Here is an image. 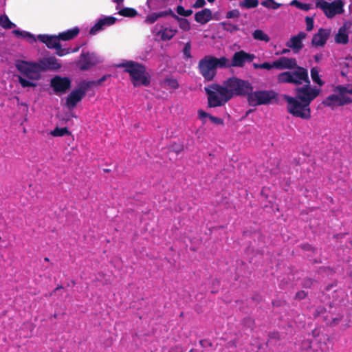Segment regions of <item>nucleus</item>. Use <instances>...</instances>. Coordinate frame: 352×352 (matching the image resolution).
<instances>
[{
	"mask_svg": "<svg viewBox=\"0 0 352 352\" xmlns=\"http://www.w3.org/2000/svg\"><path fill=\"white\" fill-rule=\"evenodd\" d=\"M204 90L208 97V107L212 108L223 106L236 96H247L248 98L253 87L248 80L231 77L221 85L214 83Z\"/></svg>",
	"mask_w": 352,
	"mask_h": 352,
	"instance_id": "obj_1",
	"label": "nucleus"
},
{
	"mask_svg": "<svg viewBox=\"0 0 352 352\" xmlns=\"http://www.w3.org/2000/svg\"><path fill=\"white\" fill-rule=\"evenodd\" d=\"M118 67L124 68V72L129 74L134 87H147L150 85V75L144 65L133 60H126L119 64Z\"/></svg>",
	"mask_w": 352,
	"mask_h": 352,
	"instance_id": "obj_2",
	"label": "nucleus"
},
{
	"mask_svg": "<svg viewBox=\"0 0 352 352\" xmlns=\"http://www.w3.org/2000/svg\"><path fill=\"white\" fill-rule=\"evenodd\" d=\"M228 58L226 56L207 55L199 61L198 69L205 80L212 81L217 75V69L228 68Z\"/></svg>",
	"mask_w": 352,
	"mask_h": 352,
	"instance_id": "obj_3",
	"label": "nucleus"
},
{
	"mask_svg": "<svg viewBox=\"0 0 352 352\" xmlns=\"http://www.w3.org/2000/svg\"><path fill=\"white\" fill-rule=\"evenodd\" d=\"M333 91L338 94H331L322 102L324 107H330L332 110L338 107H342L351 102V99L347 94H352V85H337Z\"/></svg>",
	"mask_w": 352,
	"mask_h": 352,
	"instance_id": "obj_4",
	"label": "nucleus"
},
{
	"mask_svg": "<svg viewBox=\"0 0 352 352\" xmlns=\"http://www.w3.org/2000/svg\"><path fill=\"white\" fill-rule=\"evenodd\" d=\"M283 99L287 102V111L294 117L308 120L311 118L310 105L296 97L284 95Z\"/></svg>",
	"mask_w": 352,
	"mask_h": 352,
	"instance_id": "obj_5",
	"label": "nucleus"
},
{
	"mask_svg": "<svg viewBox=\"0 0 352 352\" xmlns=\"http://www.w3.org/2000/svg\"><path fill=\"white\" fill-rule=\"evenodd\" d=\"M293 71H287L280 73L277 76V82L280 84L289 83L296 86L307 83L309 80L308 70L296 64Z\"/></svg>",
	"mask_w": 352,
	"mask_h": 352,
	"instance_id": "obj_6",
	"label": "nucleus"
},
{
	"mask_svg": "<svg viewBox=\"0 0 352 352\" xmlns=\"http://www.w3.org/2000/svg\"><path fill=\"white\" fill-rule=\"evenodd\" d=\"M278 94L273 90L253 91L250 92L248 98V102L250 106L255 107L263 104H269L272 100L276 99Z\"/></svg>",
	"mask_w": 352,
	"mask_h": 352,
	"instance_id": "obj_7",
	"label": "nucleus"
},
{
	"mask_svg": "<svg viewBox=\"0 0 352 352\" xmlns=\"http://www.w3.org/2000/svg\"><path fill=\"white\" fill-rule=\"evenodd\" d=\"M17 70L30 80H38L40 78V70L38 62H28L17 60L15 63Z\"/></svg>",
	"mask_w": 352,
	"mask_h": 352,
	"instance_id": "obj_8",
	"label": "nucleus"
},
{
	"mask_svg": "<svg viewBox=\"0 0 352 352\" xmlns=\"http://www.w3.org/2000/svg\"><path fill=\"white\" fill-rule=\"evenodd\" d=\"M316 7L320 8L327 18L331 19L344 12V2L342 0L329 3L324 0H316Z\"/></svg>",
	"mask_w": 352,
	"mask_h": 352,
	"instance_id": "obj_9",
	"label": "nucleus"
},
{
	"mask_svg": "<svg viewBox=\"0 0 352 352\" xmlns=\"http://www.w3.org/2000/svg\"><path fill=\"white\" fill-rule=\"evenodd\" d=\"M320 92V89L311 87L310 80H309L307 83H304L303 86L295 89V97L310 105V103L319 95Z\"/></svg>",
	"mask_w": 352,
	"mask_h": 352,
	"instance_id": "obj_10",
	"label": "nucleus"
},
{
	"mask_svg": "<svg viewBox=\"0 0 352 352\" xmlns=\"http://www.w3.org/2000/svg\"><path fill=\"white\" fill-rule=\"evenodd\" d=\"M71 85L72 81L68 77L55 76L50 80V86L56 94H65Z\"/></svg>",
	"mask_w": 352,
	"mask_h": 352,
	"instance_id": "obj_11",
	"label": "nucleus"
},
{
	"mask_svg": "<svg viewBox=\"0 0 352 352\" xmlns=\"http://www.w3.org/2000/svg\"><path fill=\"white\" fill-rule=\"evenodd\" d=\"M255 58V55L249 54L243 50L235 52L232 58L231 62L228 60V67H243L245 63H250Z\"/></svg>",
	"mask_w": 352,
	"mask_h": 352,
	"instance_id": "obj_12",
	"label": "nucleus"
},
{
	"mask_svg": "<svg viewBox=\"0 0 352 352\" xmlns=\"http://www.w3.org/2000/svg\"><path fill=\"white\" fill-rule=\"evenodd\" d=\"M40 73L47 70L57 71L61 68V64L54 56L43 58L38 61Z\"/></svg>",
	"mask_w": 352,
	"mask_h": 352,
	"instance_id": "obj_13",
	"label": "nucleus"
},
{
	"mask_svg": "<svg viewBox=\"0 0 352 352\" xmlns=\"http://www.w3.org/2000/svg\"><path fill=\"white\" fill-rule=\"evenodd\" d=\"M331 34L330 29L320 28L317 33L314 34L311 40V44L315 47L324 46Z\"/></svg>",
	"mask_w": 352,
	"mask_h": 352,
	"instance_id": "obj_14",
	"label": "nucleus"
},
{
	"mask_svg": "<svg viewBox=\"0 0 352 352\" xmlns=\"http://www.w3.org/2000/svg\"><path fill=\"white\" fill-rule=\"evenodd\" d=\"M307 36V34L305 32H300L297 35L292 36L287 42L286 45L292 49L295 53H298L303 48L302 40Z\"/></svg>",
	"mask_w": 352,
	"mask_h": 352,
	"instance_id": "obj_15",
	"label": "nucleus"
},
{
	"mask_svg": "<svg viewBox=\"0 0 352 352\" xmlns=\"http://www.w3.org/2000/svg\"><path fill=\"white\" fill-rule=\"evenodd\" d=\"M296 60L294 58L282 56L274 61V68L280 70L293 69L296 67Z\"/></svg>",
	"mask_w": 352,
	"mask_h": 352,
	"instance_id": "obj_16",
	"label": "nucleus"
},
{
	"mask_svg": "<svg viewBox=\"0 0 352 352\" xmlns=\"http://www.w3.org/2000/svg\"><path fill=\"white\" fill-rule=\"evenodd\" d=\"M38 40L45 44L50 49H54L56 47H59L60 39L58 36L39 34L38 35Z\"/></svg>",
	"mask_w": 352,
	"mask_h": 352,
	"instance_id": "obj_17",
	"label": "nucleus"
},
{
	"mask_svg": "<svg viewBox=\"0 0 352 352\" xmlns=\"http://www.w3.org/2000/svg\"><path fill=\"white\" fill-rule=\"evenodd\" d=\"M85 96L77 89L73 90L66 99V105L69 109L74 108L76 104L83 98Z\"/></svg>",
	"mask_w": 352,
	"mask_h": 352,
	"instance_id": "obj_18",
	"label": "nucleus"
},
{
	"mask_svg": "<svg viewBox=\"0 0 352 352\" xmlns=\"http://www.w3.org/2000/svg\"><path fill=\"white\" fill-rule=\"evenodd\" d=\"M212 19V12L208 8L199 11L195 14V20L201 24H206Z\"/></svg>",
	"mask_w": 352,
	"mask_h": 352,
	"instance_id": "obj_19",
	"label": "nucleus"
},
{
	"mask_svg": "<svg viewBox=\"0 0 352 352\" xmlns=\"http://www.w3.org/2000/svg\"><path fill=\"white\" fill-rule=\"evenodd\" d=\"M79 32L80 29L78 27H74L72 29L68 30L65 32H60L58 36L60 40L69 41L76 37Z\"/></svg>",
	"mask_w": 352,
	"mask_h": 352,
	"instance_id": "obj_20",
	"label": "nucleus"
},
{
	"mask_svg": "<svg viewBox=\"0 0 352 352\" xmlns=\"http://www.w3.org/2000/svg\"><path fill=\"white\" fill-rule=\"evenodd\" d=\"M80 58L78 66L82 71L89 69L91 66L94 65V63L90 60V55L89 53L82 54Z\"/></svg>",
	"mask_w": 352,
	"mask_h": 352,
	"instance_id": "obj_21",
	"label": "nucleus"
},
{
	"mask_svg": "<svg viewBox=\"0 0 352 352\" xmlns=\"http://www.w3.org/2000/svg\"><path fill=\"white\" fill-rule=\"evenodd\" d=\"M177 30L168 28H162L157 32V35H160L161 39L162 41H169L177 34Z\"/></svg>",
	"mask_w": 352,
	"mask_h": 352,
	"instance_id": "obj_22",
	"label": "nucleus"
},
{
	"mask_svg": "<svg viewBox=\"0 0 352 352\" xmlns=\"http://www.w3.org/2000/svg\"><path fill=\"white\" fill-rule=\"evenodd\" d=\"M335 41L337 43L346 44L349 42V36L346 29L344 27H341L338 30V32L335 36Z\"/></svg>",
	"mask_w": 352,
	"mask_h": 352,
	"instance_id": "obj_23",
	"label": "nucleus"
},
{
	"mask_svg": "<svg viewBox=\"0 0 352 352\" xmlns=\"http://www.w3.org/2000/svg\"><path fill=\"white\" fill-rule=\"evenodd\" d=\"M12 33L14 35H16L17 37H22V38L26 39L30 43H33L36 42V41L34 35H33L32 34H31L28 32L22 31V30H14L12 31Z\"/></svg>",
	"mask_w": 352,
	"mask_h": 352,
	"instance_id": "obj_24",
	"label": "nucleus"
},
{
	"mask_svg": "<svg viewBox=\"0 0 352 352\" xmlns=\"http://www.w3.org/2000/svg\"><path fill=\"white\" fill-rule=\"evenodd\" d=\"M94 86H96L94 80H82L79 82L78 88L77 89L82 94L83 93V95L85 96L88 89Z\"/></svg>",
	"mask_w": 352,
	"mask_h": 352,
	"instance_id": "obj_25",
	"label": "nucleus"
},
{
	"mask_svg": "<svg viewBox=\"0 0 352 352\" xmlns=\"http://www.w3.org/2000/svg\"><path fill=\"white\" fill-rule=\"evenodd\" d=\"M252 36L255 40L257 41L269 42L270 40L269 36L261 30H256L252 33Z\"/></svg>",
	"mask_w": 352,
	"mask_h": 352,
	"instance_id": "obj_26",
	"label": "nucleus"
},
{
	"mask_svg": "<svg viewBox=\"0 0 352 352\" xmlns=\"http://www.w3.org/2000/svg\"><path fill=\"white\" fill-rule=\"evenodd\" d=\"M0 25L4 29H11L16 26L6 14L0 15Z\"/></svg>",
	"mask_w": 352,
	"mask_h": 352,
	"instance_id": "obj_27",
	"label": "nucleus"
},
{
	"mask_svg": "<svg viewBox=\"0 0 352 352\" xmlns=\"http://www.w3.org/2000/svg\"><path fill=\"white\" fill-rule=\"evenodd\" d=\"M259 4L258 0H243L239 2V7L245 9L256 8Z\"/></svg>",
	"mask_w": 352,
	"mask_h": 352,
	"instance_id": "obj_28",
	"label": "nucleus"
},
{
	"mask_svg": "<svg viewBox=\"0 0 352 352\" xmlns=\"http://www.w3.org/2000/svg\"><path fill=\"white\" fill-rule=\"evenodd\" d=\"M174 19L178 21L179 28L184 31H188L190 29V24L188 19L174 15Z\"/></svg>",
	"mask_w": 352,
	"mask_h": 352,
	"instance_id": "obj_29",
	"label": "nucleus"
},
{
	"mask_svg": "<svg viewBox=\"0 0 352 352\" xmlns=\"http://www.w3.org/2000/svg\"><path fill=\"white\" fill-rule=\"evenodd\" d=\"M118 14L126 17H134L138 14V12L132 8H124L118 12Z\"/></svg>",
	"mask_w": 352,
	"mask_h": 352,
	"instance_id": "obj_30",
	"label": "nucleus"
},
{
	"mask_svg": "<svg viewBox=\"0 0 352 352\" xmlns=\"http://www.w3.org/2000/svg\"><path fill=\"white\" fill-rule=\"evenodd\" d=\"M50 134L54 137H62L65 135H70L71 133L69 131L67 127H56L53 131H51Z\"/></svg>",
	"mask_w": 352,
	"mask_h": 352,
	"instance_id": "obj_31",
	"label": "nucleus"
},
{
	"mask_svg": "<svg viewBox=\"0 0 352 352\" xmlns=\"http://www.w3.org/2000/svg\"><path fill=\"white\" fill-rule=\"evenodd\" d=\"M311 77L312 78V80L318 84L319 86H322L324 85V82L320 79L319 76V71L318 68L313 67L311 69Z\"/></svg>",
	"mask_w": 352,
	"mask_h": 352,
	"instance_id": "obj_32",
	"label": "nucleus"
},
{
	"mask_svg": "<svg viewBox=\"0 0 352 352\" xmlns=\"http://www.w3.org/2000/svg\"><path fill=\"white\" fill-rule=\"evenodd\" d=\"M261 5L267 8L277 10L281 7L282 4L276 2L274 0H265L261 2Z\"/></svg>",
	"mask_w": 352,
	"mask_h": 352,
	"instance_id": "obj_33",
	"label": "nucleus"
},
{
	"mask_svg": "<svg viewBox=\"0 0 352 352\" xmlns=\"http://www.w3.org/2000/svg\"><path fill=\"white\" fill-rule=\"evenodd\" d=\"M290 5L294 6L297 7L298 8L301 9L305 11H308L309 10H310L311 8V4L303 3L298 1V0L292 1L290 3Z\"/></svg>",
	"mask_w": 352,
	"mask_h": 352,
	"instance_id": "obj_34",
	"label": "nucleus"
},
{
	"mask_svg": "<svg viewBox=\"0 0 352 352\" xmlns=\"http://www.w3.org/2000/svg\"><path fill=\"white\" fill-rule=\"evenodd\" d=\"M253 67L254 69H267V70H270V69L274 68V61L272 63L265 62L261 64L254 63H253Z\"/></svg>",
	"mask_w": 352,
	"mask_h": 352,
	"instance_id": "obj_35",
	"label": "nucleus"
},
{
	"mask_svg": "<svg viewBox=\"0 0 352 352\" xmlns=\"http://www.w3.org/2000/svg\"><path fill=\"white\" fill-rule=\"evenodd\" d=\"M221 25L224 30L229 32L230 33H232L234 32L239 30V28L236 25H234L230 23L223 22V23H221Z\"/></svg>",
	"mask_w": 352,
	"mask_h": 352,
	"instance_id": "obj_36",
	"label": "nucleus"
},
{
	"mask_svg": "<svg viewBox=\"0 0 352 352\" xmlns=\"http://www.w3.org/2000/svg\"><path fill=\"white\" fill-rule=\"evenodd\" d=\"M103 22L100 19L90 29L89 34L94 35L104 28Z\"/></svg>",
	"mask_w": 352,
	"mask_h": 352,
	"instance_id": "obj_37",
	"label": "nucleus"
},
{
	"mask_svg": "<svg viewBox=\"0 0 352 352\" xmlns=\"http://www.w3.org/2000/svg\"><path fill=\"white\" fill-rule=\"evenodd\" d=\"M177 13L183 16H189L192 14V10H185L182 6H178L176 8Z\"/></svg>",
	"mask_w": 352,
	"mask_h": 352,
	"instance_id": "obj_38",
	"label": "nucleus"
},
{
	"mask_svg": "<svg viewBox=\"0 0 352 352\" xmlns=\"http://www.w3.org/2000/svg\"><path fill=\"white\" fill-rule=\"evenodd\" d=\"M18 80H19V82L21 84V87H23V88H25V87H36V84L35 83L32 82L25 79L24 78H23L21 76H18Z\"/></svg>",
	"mask_w": 352,
	"mask_h": 352,
	"instance_id": "obj_39",
	"label": "nucleus"
},
{
	"mask_svg": "<svg viewBox=\"0 0 352 352\" xmlns=\"http://www.w3.org/2000/svg\"><path fill=\"white\" fill-rule=\"evenodd\" d=\"M243 324L248 329L252 330L254 327V320L250 317H246L243 320Z\"/></svg>",
	"mask_w": 352,
	"mask_h": 352,
	"instance_id": "obj_40",
	"label": "nucleus"
},
{
	"mask_svg": "<svg viewBox=\"0 0 352 352\" xmlns=\"http://www.w3.org/2000/svg\"><path fill=\"white\" fill-rule=\"evenodd\" d=\"M165 82L167 83L168 86L172 89H176L179 87V83L176 79L166 78Z\"/></svg>",
	"mask_w": 352,
	"mask_h": 352,
	"instance_id": "obj_41",
	"label": "nucleus"
},
{
	"mask_svg": "<svg viewBox=\"0 0 352 352\" xmlns=\"http://www.w3.org/2000/svg\"><path fill=\"white\" fill-rule=\"evenodd\" d=\"M54 49L56 50V54L58 56H63L70 52L69 49L62 48L60 43H59V47H56Z\"/></svg>",
	"mask_w": 352,
	"mask_h": 352,
	"instance_id": "obj_42",
	"label": "nucleus"
},
{
	"mask_svg": "<svg viewBox=\"0 0 352 352\" xmlns=\"http://www.w3.org/2000/svg\"><path fill=\"white\" fill-rule=\"evenodd\" d=\"M100 20L102 21L104 26L111 25L116 21V19L113 16H106Z\"/></svg>",
	"mask_w": 352,
	"mask_h": 352,
	"instance_id": "obj_43",
	"label": "nucleus"
},
{
	"mask_svg": "<svg viewBox=\"0 0 352 352\" xmlns=\"http://www.w3.org/2000/svg\"><path fill=\"white\" fill-rule=\"evenodd\" d=\"M158 19H159V17H158L157 13L153 12V13H151V14H148L146 16L145 22L152 24V23H154Z\"/></svg>",
	"mask_w": 352,
	"mask_h": 352,
	"instance_id": "obj_44",
	"label": "nucleus"
},
{
	"mask_svg": "<svg viewBox=\"0 0 352 352\" xmlns=\"http://www.w3.org/2000/svg\"><path fill=\"white\" fill-rule=\"evenodd\" d=\"M190 49H191V45H190V42L186 43L183 49V53H184L185 57L187 58H190L192 57L191 54H190Z\"/></svg>",
	"mask_w": 352,
	"mask_h": 352,
	"instance_id": "obj_45",
	"label": "nucleus"
},
{
	"mask_svg": "<svg viewBox=\"0 0 352 352\" xmlns=\"http://www.w3.org/2000/svg\"><path fill=\"white\" fill-rule=\"evenodd\" d=\"M306 30L309 32L311 31L314 28V19L312 17L307 16L305 18Z\"/></svg>",
	"mask_w": 352,
	"mask_h": 352,
	"instance_id": "obj_46",
	"label": "nucleus"
},
{
	"mask_svg": "<svg viewBox=\"0 0 352 352\" xmlns=\"http://www.w3.org/2000/svg\"><path fill=\"white\" fill-rule=\"evenodd\" d=\"M240 16V12L237 9L232 10L226 13L228 19L238 18Z\"/></svg>",
	"mask_w": 352,
	"mask_h": 352,
	"instance_id": "obj_47",
	"label": "nucleus"
},
{
	"mask_svg": "<svg viewBox=\"0 0 352 352\" xmlns=\"http://www.w3.org/2000/svg\"><path fill=\"white\" fill-rule=\"evenodd\" d=\"M157 15L159 18L166 16H171L174 19V15H176L171 9H168L165 11H162L160 12H157Z\"/></svg>",
	"mask_w": 352,
	"mask_h": 352,
	"instance_id": "obj_48",
	"label": "nucleus"
},
{
	"mask_svg": "<svg viewBox=\"0 0 352 352\" xmlns=\"http://www.w3.org/2000/svg\"><path fill=\"white\" fill-rule=\"evenodd\" d=\"M210 116H211L210 114L205 112L202 109H200V110L198 111L199 118L200 120H201L203 121V122H205V121L204 120V118H210Z\"/></svg>",
	"mask_w": 352,
	"mask_h": 352,
	"instance_id": "obj_49",
	"label": "nucleus"
},
{
	"mask_svg": "<svg viewBox=\"0 0 352 352\" xmlns=\"http://www.w3.org/2000/svg\"><path fill=\"white\" fill-rule=\"evenodd\" d=\"M307 296V294L305 291L300 290V291H298L296 294L295 299H296V300H302V299L305 298Z\"/></svg>",
	"mask_w": 352,
	"mask_h": 352,
	"instance_id": "obj_50",
	"label": "nucleus"
},
{
	"mask_svg": "<svg viewBox=\"0 0 352 352\" xmlns=\"http://www.w3.org/2000/svg\"><path fill=\"white\" fill-rule=\"evenodd\" d=\"M268 336H269L270 339L276 340H280V336L278 331L270 332L268 334Z\"/></svg>",
	"mask_w": 352,
	"mask_h": 352,
	"instance_id": "obj_51",
	"label": "nucleus"
},
{
	"mask_svg": "<svg viewBox=\"0 0 352 352\" xmlns=\"http://www.w3.org/2000/svg\"><path fill=\"white\" fill-rule=\"evenodd\" d=\"M209 119L216 124H223V120L220 118L210 116Z\"/></svg>",
	"mask_w": 352,
	"mask_h": 352,
	"instance_id": "obj_52",
	"label": "nucleus"
},
{
	"mask_svg": "<svg viewBox=\"0 0 352 352\" xmlns=\"http://www.w3.org/2000/svg\"><path fill=\"white\" fill-rule=\"evenodd\" d=\"M110 76H111V75H104L98 80H94L96 86H99V85H102V83L104 82Z\"/></svg>",
	"mask_w": 352,
	"mask_h": 352,
	"instance_id": "obj_53",
	"label": "nucleus"
},
{
	"mask_svg": "<svg viewBox=\"0 0 352 352\" xmlns=\"http://www.w3.org/2000/svg\"><path fill=\"white\" fill-rule=\"evenodd\" d=\"M206 1L205 0H197L195 3L193 4L192 7L194 8H200L205 6Z\"/></svg>",
	"mask_w": 352,
	"mask_h": 352,
	"instance_id": "obj_54",
	"label": "nucleus"
},
{
	"mask_svg": "<svg viewBox=\"0 0 352 352\" xmlns=\"http://www.w3.org/2000/svg\"><path fill=\"white\" fill-rule=\"evenodd\" d=\"M322 58V54H317L314 56L316 62H319Z\"/></svg>",
	"mask_w": 352,
	"mask_h": 352,
	"instance_id": "obj_55",
	"label": "nucleus"
},
{
	"mask_svg": "<svg viewBox=\"0 0 352 352\" xmlns=\"http://www.w3.org/2000/svg\"><path fill=\"white\" fill-rule=\"evenodd\" d=\"M314 282V280L313 279L309 278V279H307V280H306L305 281L304 285H305V286H310L311 285H312V283H313Z\"/></svg>",
	"mask_w": 352,
	"mask_h": 352,
	"instance_id": "obj_56",
	"label": "nucleus"
},
{
	"mask_svg": "<svg viewBox=\"0 0 352 352\" xmlns=\"http://www.w3.org/2000/svg\"><path fill=\"white\" fill-rule=\"evenodd\" d=\"M341 320L340 318H335L332 320V322H331V325H336L337 324H338V322H340V320Z\"/></svg>",
	"mask_w": 352,
	"mask_h": 352,
	"instance_id": "obj_57",
	"label": "nucleus"
},
{
	"mask_svg": "<svg viewBox=\"0 0 352 352\" xmlns=\"http://www.w3.org/2000/svg\"><path fill=\"white\" fill-rule=\"evenodd\" d=\"M302 248L305 250H309L311 249V245L309 244H305L302 246Z\"/></svg>",
	"mask_w": 352,
	"mask_h": 352,
	"instance_id": "obj_58",
	"label": "nucleus"
},
{
	"mask_svg": "<svg viewBox=\"0 0 352 352\" xmlns=\"http://www.w3.org/2000/svg\"><path fill=\"white\" fill-rule=\"evenodd\" d=\"M62 288H63V286L61 285H58V286L53 291V293H55L56 291H58Z\"/></svg>",
	"mask_w": 352,
	"mask_h": 352,
	"instance_id": "obj_59",
	"label": "nucleus"
},
{
	"mask_svg": "<svg viewBox=\"0 0 352 352\" xmlns=\"http://www.w3.org/2000/svg\"><path fill=\"white\" fill-rule=\"evenodd\" d=\"M311 347V341H307V348Z\"/></svg>",
	"mask_w": 352,
	"mask_h": 352,
	"instance_id": "obj_60",
	"label": "nucleus"
},
{
	"mask_svg": "<svg viewBox=\"0 0 352 352\" xmlns=\"http://www.w3.org/2000/svg\"><path fill=\"white\" fill-rule=\"evenodd\" d=\"M124 0H115V2H116L118 4H120L123 2Z\"/></svg>",
	"mask_w": 352,
	"mask_h": 352,
	"instance_id": "obj_61",
	"label": "nucleus"
},
{
	"mask_svg": "<svg viewBox=\"0 0 352 352\" xmlns=\"http://www.w3.org/2000/svg\"><path fill=\"white\" fill-rule=\"evenodd\" d=\"M289 50H287V49H284L282 52V54H285L287 52H288Z\"/></svg>",
	"mask_w": 352,
	"mask_h": 352,
	"instance_id": "obj_62",
	"label": "nucleus"
},
{
	"mask_svg": "<svg viewBox=\"0 0 352 352\" xmlns=\"http://www.w3.org/2000/svg\"><path fill=\"white\" fill-rule=\"evenodd\" d=\"M110 171H111L110 169H108V168L104 169V172H105V173H109Z\"/></svg>",
	"mask_w": 352,
	"mask_h": 352,
	"instance_id": "obj_63",
	"label": "nucleus"
},
{
	"mask_svg": "<svg viewBox=\"0 0 352 352\" xmlns=\"http://www.w3.org/2000/svg\"><path fill=\"white\" fill-rule=\"evenodd\" d=\"M44 261H46V262H49V261H50V259H49V258H48V257H45V258H44Z\"/></svg>",
	"mask_w": 352,
	"mask_h": 352,
	"instance_id": "obj_64",
	"label": "nucleus"
}]
</instances>
